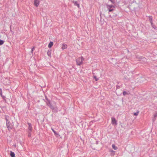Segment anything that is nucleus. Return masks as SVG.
I'll list each match as a JSON object with an SVG mask.
<instances>
[{
	"label": "nucleus",
	"mask_w": 157,
	"mask_h": 157,
	"mask_svg": "<svg viewBox=\"0 0 157 157\" xmlns=\"http://www.w3.org/2000/svg\"><path fill=\"white\" fill-rule=\"evenodd\" d=\"M47 105L52 110H57V107L56 106V103L53 101L52 102L51 101H48V102L46 103Z\"/></svg>",
	"instance_id": "obj_1"
},
{
	"label": "nucleus",
	"mask_w": 157,
	"mask_h": 157,
	"mask_svg": "<svg viewBox=\"0 0 157 157\" xmlns=\"http://www.w3.org/2000/svg\"><path fill=\"white\" fill-rule=\"evenodd\" d=\"M84 59L82 56L79 57L76 60L77 64L78 65H80L82 63Z\"/></svg>",
	"instance_id": "obj_2"
},
{
	"label": "nucleus",
	"mask_w": 157,
	"mask_h": 157,
	"mask_svg": "<svg viewBox=\"0 0 157 157\" xmlns=\"http://www.w3.org/2000/svg\"><path fill=\"white\" fill-rule=\"evenodd\" d=\"M112 124L113 125H117V121L116 120L115 118L113 117L111 118Z\"/></svg>",
	"instance_id": "obj_3"
},
{
	"label": "nucleus",
	"mask_w": 157,
	"mask_h": 157,
	"mask_svg": "<svg viewBox=\"0 0 157 157\" xmlns=\"http://www.w3.org/2000/svg\"><path fill=\"white\" fill-rule=\"evenodd\" d=\"M107 8L109 10V12H110L113 11L114 10L113 9H111L112 7H114V6L112 5H107Z\"/></svg>",
	"instance_id": "obj_4"
},
{
	"label": "nucleus",
	"mask_w": 157,
	"mask_h": 157,
	"mask_svg": "<svg viewBox=\"0 0 157 157\" xmlns=\"http://www.w3.org/2000/svg\"><path fill=\"white\" fill-rule=\"evenodd\" d=\"M40 0H34V5L36 7L38 6L40 4Z\"/></svg>",
	"instance_id": "obj_5"
},
{
	"label": "nucleus",
	"mask_w": 157,
	"mask_h": 157,
	"mask_svg": "<svg viewBox=\"0 0 157 157\" xmlns=\"http://www.w3.org/2000/svg\"><path fill=\"white\" fill-rule=\"evenodd\" d=\"M67 48V45L65 44H63L62 46V49L63 50L64 49H66Z\"/></svg>",
	"instance_id": "obj_6"
},
{
	"label": "nucleus",
	"mask_w": 157,
	"mask_h": 157,
	"mask_svg": "<svg viewBox=\"0 0 157 157\" xmlns=\"http://www.w3.org/2000/svg\"><path fill=\"white\" fill-rule=\"evenodd\" d=\"M142 61H144V63L147 62L146 59L145 57L141 58V60H140V62L141 63H142Z\"/></svg>",
	"instance_id": "obj_7"
},
{
	"label": "nucleus",
	"mask_w": 157,
	"mask_h": 157,
	"mask_svg": "<svg viewBox=\"0 0 157 157\" xmlns=\"http://www.w3.org/2000/svg\"><path fill=\"white\" fill-rule=\"evenodd\" d=\"M73 3L75 6H77L78 8L79 7V4L77 2L75 1L73 2Z\"/></svg>",
	"instance_id": "obj_8"
},
{
	"label": "nucleus",
	"mask_w": 157,
	"mask_h": 157,
	"mask_svg": "<svg viewBox=\"0 0 157 157\" xmlns=\"http://www.w3.org/2000/svg\"><path fill=\"white\" fill-rule=\"evenodd\" d=\"M53 42H50L48 45V47L51 48L53 46Z\"/></svg>",
	"instance_id": "obj_9"
},
{
	"label": "nucleus",
	"mask_w": 157,
	"mask_h": 157,
	"mask_svg": "<svg viewBox=\"0 0 157 157\" xmlns=\"http://www.w3.org/2000/svg\"><path fill=\"white\" fill-rule=\"evenodd\" d=\"M149 21H150L151 24H152L153 22H152V16H149Z\"/></svg>",
	"instance_id": "obj_10"
},
{
	"label": "nucleus",
	"mask_w": 157,
	"mask_h": 157,
	"mask_svg": "<svg viewBox=\"0 0 157 157\" xmlns=\"http://www.w3.org/2000/svg\"><path fill=\"white\" fill-rule=\"evenodd\" d=\"M10 155L11 157H15V156L14 153L12 151H10Z\"/></svg>",
	"instance_id": "obj_11"
},
{
	"label": "nucleus",
	"mask_w": 157,
	"mask_h": 157,
	"mask_svg": "<svg viewBox=\"0 0 157 157\" xmlns=\"http://www.w3.org/2000/svg\"><path fill=\"white\" fill-rule=\"evenodd\" d=\"M112 147L115 150H116L117 149V147H116L114 144H113L112 145Z\"/></svg>",
	"instance_id": "obj_12"
},
{
	"label": "nucleus",
	"mask_w": 157,
	"mask_h": 157,
	"mask_svg": "<svg viewBox=\"0 0 157 157\" xmlns=\"http://www.w3.org/2000/svg\"><path fill=\"white\" fill-rule=\"evenodd\" d=\"M151 24V25L153 27V28L155 29H157V28H156L155 26V25H154V24H153V23H152V24Z\"/></svg>",
	"instance_id": "obj_13"
},
{
	"label": "nucleus",
	"mask_w": 157,
	"mask_h": 157,
	"mask_svg": "<svg viewBox=\"0 0 157 157\" xmlns=\"http://www.w3.org/2000/svg\"><path fill=\"white\" fill-rule=\"evenodd\" d=\"M4 41L2 40H0V45H2L4 43Z\"/></svg>",
	"instance_id": "obj_14"
},
{
	"label": "nucleus",
	"mask_w": 157,
	"mask_h": 157,
	"mask_svg": "<svg viewBox=\"0 0 157 157\" xmlns=\"http://www.w3.org/2000/svg\"><path fill=\"white\" fill-rule=\"evenodd\" d=\"M2 89H0V95H1V96L3 98H4L5 97L4 96H2Z\"/></svg>",
	"instance_id": "obj_15"
},
{
	"label": "nucleus",
	"mask_w": 157,
	"mask_h": 157,
	"mask_svg": "<svg viewBox=\"0 0 157 157\" xmlns=\"http://www.w3.org/2000/svg\"><path fill=\"white\" fill-rule=\"evenodd\" d=\"M93 77L95 79L96 81H97L99 79V78H97V77L95 75H94L93 76Z\"/></svg>",
	"instance_id": "obj_16"
},
{
	"label": "nucleus",
	"mask_w": 157,
	"mask_h": 157,
	"mask_svg": "<svg viewBox=\"0 0 157 157\" xmlns=\"http://www.w3.org/2000/svg\"><path fill=\"white\" fill-rule=\"evenodd\" d=\"M47 54L49 56L51 57V52L50 51H48L47 52Z\"/></svg>",
	"instance_id": "obj_17"
},
{
	"label": "nucleus",
	"mask_w": 157,
	"mask_h": 157,
	"mask_svg": "<svg viewBox=\"0 0 157 157\" xmlns=\"http://www.w3.org/2000/svg\"><path fill=\"white\" fill-rule=\"evenodd\" d=\"M52 131L54 133L55 135H57L58 134L57 132L56 131H55L52 128Z\"/></svg>",
	"instance_id": "obj_18"
},
{
	"label": "nucleus",
	"mask_w": 157,
	"mask_h": 157,
	"mask_svg": "<svg viewBox=\"0 0 157 157\" xmlns=\"http://www.w3.org/2000/svg\"><path fill=\"white\" fill-rule=\"evenodd\" d=\"M157 117V113H156L154 115V119H153V121H155V118L156 117Z\"/></svg>",
	"instance_id": "obj_19"
},
{
	"label": "nucleus",
	"mask_w": 157,
	"mask_h": 157,
	"mask_svg": "<svg viewBox=\"0 0 157 157\" xmlns=\"http://www.w3.org/2000/svg\"><path fill=\"white\" fill-rule=\"evenodd\" d=\"M123 94L125 96L127 94V93L125 91H124L123 92Z\"/></svg>",
	"instance_id": "obj_20"
},
{
	"label": "nucleus",
	"mask_w": 157,
	"mask_h": 157,
	"mask_svg": "<svg viewBox=\"0 0 157 157\" xmlns=\"http://www.w3.org/2000/svg\"><path fill=\"white\" fill-rule=\"evenodd\" d=\"M45 99L47 101H46V103L48 102V101H50V100H49L48 98H47V97L46 96L45 97Z\"/></svg>",
	"instance_id": "obj_21"
},
{
	"label": "nucleus",
	"mask_w": 157,
	"mask_h": 157,
	"mask_svg": "<svg viewBox=\"0 0 157 157\" xmlns=\"http://www.w3.org/2000/svg\"><path fill=\"white\" fill-rule=\"evenodd\" d=\"M6 125H7V126L8 128H9V122L7 123V120L6 119Z\"/></svg>",
	"instance_id": "obj_22"
},
{
	"label": "nucleus",
	"mask_w": 157,
	"mask_h": 157,
	"mask_svg": "<svg viewBox=\"0 0 157 157\" xmlns=\"http://www.w3.org/2000/svg\"><path fill=\"white\" fill-rule=\"evenodd\" d=\"M139 113V112H137L134 113V115L135 116H137Z\"/></svg>",
	"instance_id": "obj_23"
},
{
	"label": "nucleus",
	"mask_w": 157,
	"mask_h": 157,
	"mask_svg": "<svg viewBox=\"0 0 157 157\" xmlns=\"http://www.w3.org/2000/svg\"><path fill=\"white\" fill-rule=\"evenodd\" d=\"M34 49H35V47H33V48H32V51H31L32 53L33 52L34 50Z\"/></svg>",
	"instance_id": "obj_24"
},
{
	"label": "nucleus",
	"mask_w": 157,
	"mask_h": 157,
	"mask_svg": "<svg viewBox=\"0 0 157 157\" xmlns=\"http://www.w3.org/2000/svg\"><path fill=\"white\" fill-rule=\"evenodd\" d=\"M28 124L29 125V127H28V128H29V123H28Z\"/></svg>",
	"instance_id": "obj_25"
},
{
	"label": "nucleus",
	"mask_w": 157,
	"mask_h": 157,
	"mask_svg": "<svg viewBox=\"0 0 157 157\" xmlns=\"http://www.w3.org/2000/svg\"><path fill=\"white\" fill-rule=\"evenodd\" d=\"M118 87H119V86H117V88H118Z\"/></svg>",
	"instance_id": "obj_26"
},
{
	"label": "nucleus",
	"mask_w": 157,
	"mask_h": 157,
	"mask_svg": "<svg viewBox=\"0 0 157 157\" xmlns=\"http://www.w3.org/2000/svg\"><path fill=\"white\" fill-rule=\"evenodd\" d=\"M118 87H119V86H117V88H118Z\"/></svg>",
	"instance_id": "obj_27"
},
{
	"label": "nucleus",
	"mask_w": 157,
	"mask_h": 157,
	"mask_svg": "<svg viewBox=\"0 0 157 157\" xmlns=\"http://www.w3.org/2000/svg\"><path fill=\"white\" fill-rule=\"evenodd\" d=\"M30 130H31V127L30 126Z\"/></svg>",
	"instance_id": "obj_28"
},
{
	"label": "nucleus",
	"mask_w": 157,
	"mask_h": 157,
	"mask_svg": "<svg viewBox=\"0 0 157 157\" xmlns=\"http://www.w3.org/2000/svg\"><path fill=\"white\" fill-rule=\"evenodd\" d=\"M156 113H157V112Z\"/></svg>",
	"instance_id": "obj_29"
}]
</instances>
